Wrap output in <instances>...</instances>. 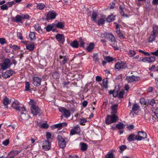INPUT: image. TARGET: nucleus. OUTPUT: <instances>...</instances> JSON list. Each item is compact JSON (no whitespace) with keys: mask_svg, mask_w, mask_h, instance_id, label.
<instances>
[{"mask_svg":"<svg viewBox=\"0 0 158 158\" xmlns=\"http://www.w3.org/2000/svg\"><path fill=\"white\" fill-rule=\"evenodd\" d=\"M153 31L148 39V42H149L154 41L155 38L158 36V26H155L153 27Z\"/></svg>","mask_w":158,"mask_h":158,"instance_id":"obj_1","label":"nucleus"},{"mask_svg":"<svg viewBox=\"0 0 158 158\" xmlns=\"http://www.w3.org/2000/svg\"><path fill=\"white\" fill-rule=\"evenodd\" d=\"M29 18V15L27 14L17 15L14 18V21L17 23H22V20L24 19H28Z\"/></svg>","mask_w":158,"mask_h":158,"instance_id":"obj_2","label":"nucleus"},{"mask_svg":"<svg viewBox=\"0 0 158 158\" xmlns=\"http://www.w3.org/2000/svg\"><path fill=\"white\" fill-rule=\"evenodd\" d=\"M117 117L115 114L108 115L106 118V122L107 124H110L116 121Z\"/></svg>","mask_w":158,"mask_h":158,"instance_id":"obj_3","label":"nucleus"},{"mask_svg":"<svg viewBox=\"0 0 158 158\" xmlns=\"http://www.w3.org/2000/svg\"><path fill=\"white\" fill-rule=\"evenodd\" d=\"M57 138L59 147L62 148H65L66 146V142L64 139L60 135H58Z\"/></svg>","mask_w":158,"mask_h":158,"instance_id":"obj_4","label":"nucleus"},{"mask_svg":"<svg viewBox=\"0 0 158 158\" xmlns=\"http://www.w3.org/2000/svg\"><path fill=\"white\" fill-rule=\"evenodd\" d=\"M2 77L5 78L10 77L14 73V71L12 70H3Z\"/></svg>","mask_w":158,"mask_h":158,"instance_id":"obj_5","label":"nucleus"},{"mask_svg":"<svg viewBox=\"0 0 158 158\" xmlns=\"http://www.w3.org/2000/svg\"><path fill=\"white\" fill-rule=\"evenodd\" d=\"M11 64L10 60L9 59H5L3 63L1 64L2 68V69H6L10 67Z\"/></svg>","mask_w":158,"mask_h":158,"instance_id":"obj_6","label":"nucleus"},{"mask_svg":"<svg viewBox=\"0 0 158 158\" xmlns=\"http://www.w3.org/2000/svg\"><path fill=\"white\" fill-rule=\"evenodd\" d=\"M147 137V134L143 131H140L138 132V135L135 136V139L141 140L142 139L146 138Z\"/></svg>","mask_w":158,"mask_h":158,"instance_id":"obj_7","label":"nucleus"},{"mask_svg":"<svg viewBox=\"0 0 158 158\" xmlns=\"http://www.w3.org/2000/svg\"><path fill=\"white\" fill-rule=\"evenodd\" d=\"M31 110L32 113L35 116L38 114L40 115L42 114L40 109L37 106L31 108Z\"/></svg>","mask_w":158,"mask_h":158,"instance_id":"obj_8","label":"nucleus"},{"mask_svg":"<svg viewBox=\"0 0 158 158\" xmlns=\"http://www.w3.org/2000/svg\"><path fill=\"white\" fill-rule=\"evenodd\" d=\"M101 37H103L104 36L105 38L109 40L111 42H115V39L114 37L111 34L109 33H105L101 35Z\"/></svg>","mask_w":158,"mask_h":158,"instance_id":"obj_9","label":"nucleus"},{"mask_svg":"<svg viewBox=\"0 0 158 158\" xmlns=\"http://www.w3.org/2000/svg\"><path fill=\"white\" fill-rule=\"evenodd\" d=\"M116 69H121L126 68V64L123 62L119 61L115 65Z\"/></svg>","mask_w":158,"mask_h":158,"instance_id":"obj_10","label":"nucleus"},{"mask_svg":"<svg viewBox=\"0 0 158 158\" xmlns=\"http://www.w3.org/2000/svg\"><path fill=\"white\" fill-rule=\"evenodd\" d=\"M56 16V12L53 11H49L47 14L46 19L50 20L55 19Z\"/></svg>","mask_w":158,"mask_h":158,"instance_id":"obj_11","label":"nucleus"},{"mask_svg":"<svg viewBox=\"0 0 158 158\" xmlns=\"http://www.w3.org/2000/svg\"><path fill=\"white\" fill-rule=\"evenodd\" d=\"M126 80L129 82H132L138 81L139 80V77L132 75L130 77H127Z\"/></svg>","mask_w":158,"mask_h":158,"instance_id":"obj_12","label":"nucleus"},{"mask_svg":"<svg viewBox=\"0 0 158 158\" xmlns=\"http://www.w3.org/2000/svg\"><path fill=\"white\" fill-rule=\"evenodd\" d=\"M42 147L45 150H48L51 147V143L48 141H45L43 142Z\"/></svg>","mask_w":158,"mask_h":158,"instance_id":"obj_13","label":"nucleus"},{"mask_svg":"<svg viewBox=\"0 0 158 158\" xmlns=\"http://www.w3.org/2000/svg\"><path fill=\"white\" fill-rule=\"evenodd\" d=\"M41 82V79L38 77H35L33 79V84L35 86H39Z\"/></svg>","mask_w":158,"mask_h":158,"instance_id":"obj_14","label":"nucleus"},{"mask_svg":"<svg viewBox=\"0 0 158 158\" xmlns=\"http://www.w3.org/2000/svg\"><path fill=\"white\" fill-rule=\"evenodd\" d=\"M144 62L146 63H152L155 60V58L154 56H151L150 57H144Z\"/></svg>","mask_w":158,"mask_h":158,"instance_id":"obj_15","label":"nucleus"},{"mask_svg":"<svg viewBox=\"0 0 158 158\" xmlns=\"http://www.w3.org/2000/svg\"><path fill=\"white\" fill-rule=\"evenodd\" d=\"M59 60L61 64H64L68 60L67 57L65 56H62L60 55L59 56Z\"/></svg>","mask_w":158,"mask_h":158,"instance_id":"obj_16","label":"nucleus"},{"mask_svg":"<svg viewBox=\"0 0 158 158\" xmlns=\"http://www.w3.org/2000/svg\"><path fill=\"white\" fill-rule=\"evenodd\" d=\"M56 38L58 41H61L64 42V37L63 34H58L56 35Z\"/></svg>","mask_w":158,"mask_h":158,"instance_id":"obj_17","label":"nucleus"},{"mask_svg":"<svg viewBox=\"0 0 158 158\" xmlns=\"http://www.w3.org/2000/svg\"><path fill=\"white\" fill-rule=\"evenodd\" d=\"M34 27L35 30L37 31L39 33L41 34L43 33L42 30L39 24H36L34 25Z\"/></svg>","mask_w":158,"mask_h":158,"instance_id":"obj_18","label":"nucleus"},{"mask_svg":"<svg viewBox=\"0 0 158 158\" xmlns=\"http://www.w3.org/2000/svg\"><path fill=\"white\" fill-rule=\"evenodd\" d=\"M94 46L95 45L94 43H90L87 48V50L89 52H91L94 49Z\"/></svg>","mask_w":158,"mask_h":158,"instance_id":"obj_19","label":"nucleus"},{"mask_svg":"<svg viewBox=\"0 0 158 158\" xmlns=\"http://www.w3.org/2000/svg\"><path fill=\"white\" fill-rule=\"evenodd\" d=\"M26 48L30 51L33 50L35 49V45L33 44H31L26 46Z\"/></svg>","mask_w":158,"mask_h":158,"instance_id":"obj_20","label":"nucleus"},{"mask_svg":"<svg viewBox=\"0 0 158 158\" xmlns=\"http://www.w3.org/2000/svg\"><path fill=\"white\" fill-rule=\"evenodd\" d=\"M81 147V149L83 151H84L86 150L87 148V145L86 143H82L80 144Z\"/></svg>","mask_w":158,"mask_h":158,"instance_id":"obj_21","label":"nucleus"},{"mask_svg":"<svg viewBox=\"0 0 158 158\" xmlns=\"http://www.w3.org/2000/svg\"><path fill=\"white\" fill-rule=\"evenodd\" d=\"M118 106V104H115L112 106L111 113L112 114H115L116 113Z\"/></svg>","mask_w":158,"mask_h":158,"instance_id":"obj_22","label":"nucleus"},{"mask_svg":"<svg viewBox=\"0 0 158 158\" xmlns=\"http://www.w3.org/2000/svg\"><path fill=\"white\" fill-rule=\"evenodd\" d=\"M135 139V136L133 134H131L127 138V140L129 142H131Z\"/></svg>","mask_w":158,"mask_h":158,"instance_id":"obj_23","label":"nucleus"},{"mask_svg":"<svg viewBox=\"0 0 158 158\" xmlns=\"http://www.w3.org/2000/svg\"><path fill=\"white\" fill-rule=\"evenodd\" d=\"M116 127L118 129L120 130L124 128L125 125L122 123H119L116 125Z\"/></svg>","mask_w":158,"mask_h":158,"instance_id":"obj_24","label":"nucleus"},{"mask_svg":"<svg viewBox=\"0 0 158 158\" xmlns=\"http://www.w3.org/2000/svg\"><path fill=\"white\" fill-rule=\"evenodd\" d=\"M21 117L22 120H25L27 119L28 115L27 113L21 112Z\"/></svg>","mask_w":158,"mask_h":158,"instance_id":"obj_25","label":"nucleus"},{"mask_svg":"<svg viewBox=\"0 0 158 158\" xmlns=\"http://www.w3.org/2000/svg\"><path fill=\"white\" fill-rule=\"evenodd\" d=\"M70 45L74 48H77L78 46V42L77 41L74 40L70 43Z\"/></svg>","mask_w":158,"mask_h":158,"instance_id":"obj_26","label":"nucleus"},{"mask_svg":"<svg viewBox=\"0 0 158 158\" xmlns=\"http://www.w3.org/2000/svg\"><path fill=\"white\" fill-rule=\"evenodd\" d=\"M98 54L97 53H94L92 56L93 60L95 62L98 61Z\"/></svg>","mask_w":158,"mask_h":158,"instance_id":"obj_27","label":"nucleus"},{"mask_svg":"<svg viewBox=\"0 0 158 158\" xmlns=\"http://www.w3.org/2000/svg\"><path fill=\"white\" fill-rule=\"evenodd\" d=\"M64 23L63 22H58L56 24V27L60 29L63 28L64 27Z\"/></svg>","mask_w":158,"mask_h":158,"instance_id":"obj_28","label":"nucleus"},{"mask_svg":"<svg viewBox=\"0 0 158 158\" xmlns=\"http://www.w3.org/2000/svg\"><path fill=\"white\" fill-rule=\"evenodd\" d=\"M16 110L17 111H20L21 113V112H23L24 113H27L26 110V108L24 107H21L19 106V107H17L16 108Z\"/></svg>","mask_w":158,"mask_h":158,"instance_id":"obj_29","label":"nucleus"},{"mask_svg":"<svg viewBox=\"0 0 158 158\" xmlns=\"http://www.w3.org/2000/svg\"><path fill=\"white\" fill-rule=\"evenodd\" d=\"M29 36L31 40L36 39L35 34L34 32H31L29 34Z\"/></svg>","mask_w":158,"mask_h":158,"instance_id":"obj_30","label":"nucleus"},{"mask_svg":"<svg viewBox=\"0 0 158 158\" xmlns=\"http://www.w3.org/2000/svg\"><path fill=\"white\" fill-rule=\"evenodd\" d=\"M114 16L112 15H110L107 18L106 21L107 22L110 23L114 19Z\"/></svg>","mask_w":158,"mask_h":158,"instance_id":"obj_31","label":"nucleus"},{"mask_svg":"<svg viewBox=\"0 0 158 158\" xmlns=\"http://www.w3.org/2000/svg\"><path fill=\"white\" fill-rule=\"evenodd\" d=\"M29 104L31 106V108H32L36 106V102L33 100H31L29 102Z\"/></svg>","mask_w":158,"mask_h":158,"instance_id":"obj_32","label":"nucleus"},{"mask_svg":"<svg viewBox=\"0 0 158 158\" xmlns=\"http://www.w3.org/2000/svg\"><path fill=\"white\" fill-rule=\"evenodd\" d=\"M139 108V105L137 103H135L132 106V110L133 111H135L138 110Z\"/></svg>","mask_w":158,"mask_h":158,"instance_id":"obj_33","label":"nucleus"},{"mask_svg":"<svg viewBox=\"0 0 158 158\" xmlns=\"http://www.w3.org/2000/svg\"><path fill=\"white\" fill-rule=\"evenodd\" d=\"M10 102V101L9 99L7 98H5L3 101V104L5 106H7L9 104Z\"/></svg>","mask_w":158,"mask_h":158,"instance_id":"obj_34","label":"nucleus"},{"mask_svg":"<svg viewBox=\"0 0 158 158\" xmlns=\"http://www.w3.org/2000/svg\"><path fill=\"white\" fill-rule=\"evenodd\" d=\"M58 109L60 112L63 114V115H64L66 111H67V110L63 107H59Z\"/></svg>","mask_w":158,"mask_h":158,"instance_id":"obj_35","label":"nucleus"},{"mask_svg":"<svg viewBox=\"0 0 158 158\" xmlns=\"http://www.w3.org/2000/svg\"><path fill=\"white\" fill-rule=\"evenodd\" d=\"M20 153L18 151H13L9 153V155H11L14 156L17 155Z\"/></svg>","mask_w":158,"mask_h":158,"instance_id":"obj_36","label":"nucleus"},{"mask_svg":"<svg viewBox=\"0 0 158 158\" xmlns=\"http://www.w3.org/2000/svg\"><path fill=\"white\" fill-rule=\"evenodd\" d=\"M10 48H12L14 50H18L20 49L19 46L16 45H13V46H12L11 44L10 45Z\"/></svg>","mask_w":158,"mask_h":158,"instance_id":"obj_37","label":"nucleus"},{"mask_svg":"<svg viewBox=\"0 0 158 158\" xmlns=\"http://www.w3.org/2000/svg\"><path fill=\"white\" fill-rule=\"evenodd\" d=\"M105 22V20L103 19H101L98 21V25H100L104 24Z\"/></svg>","mask_w":158,"mask_h":158,"instance_id":"obj_38","label":"nucleus"},{"mask_svg":"<svg viewBox=\"0 0 158 158\" xmlns=\"http://www.w3.org/2000/svg\"><path fill=\"white\" fill-rule=\"evenodd\" d=\"M44 6L45 5L44 4L40 3L38 4L37 8L40 10H42L44 8Z\"/></svg>","mask_w":158,"mask_h":158,"instance_id":"obj_39","label":"nucleus"},{"mask_svg":"<svg viewBox=\"0 0 158 158\" xmlns=\"http://www.w3.org/2000/svg\"><path fill=\"white\" fill-rule=\"evenodd\" d=\"M19 103L18 102H14L12 105V106L16 110V108L17 107H19Z\"/></svg>","mask_w":158,"mask_h":158,"instance_id":"obj_40","label":"nucleus"},{"mask_svg":"<svg viewBox=\"0 0 158 158\" xmlns=\"http://www.w3.org/2000/svg\"><path fill=\"white\" fill-rule=\"evenodd\" d=\"M15 1H12L10 2H8L6 4L8 8L12 6L13 5L15 4Z\"/></svg>","mask_w":158,"mask_h":158,"instance_id":"obj_41","label":"nucleus"},{"mask_svg":"<svg viewBox=\"0 0 158 158\" xmlns=\"http://www.w3.org/2000/svg\"><path fill=\"white\" fill-rule=\"evenodd\" d=\"M128 55L131 57L134 56L136 54V52L135 51L133 50H130L129 51L128 53Z\"/></svg>","mask_w":158,"mask_h":158,"instance_id":"obj_42","label":"nucleus"},{"mask_svg":"<svg viewBox=\"0 0 158 158\" xmlns=\"http://www.w3.org/2000/svg\"><path fill=\"white\" fill-rule=\"evenodd\" d=\"M30 88V84L28 82H25V91H29Z\"/></svg>","mask_w":158,"mask_h":158,"instance_id":"obj_43","label":"nucleus"},{"mask_svg":"<svg viewBox=\"0 0 158 158\" xmlns=\"http://www.w3.org/2000/svg\"><path fill=\"white\" fill-rule=\"evenodd\" d=\"M107 78H105L103 80V84L105 88H106L107 87Z\"/></svg>","mask_w":158,"mask_h":158,"instance_id":"obj_44","label":"nucleus"},{"mask_svg":"<svg viewBox=\"0 0 158 158\" xmlns=\"http://www.w3.org/2000/svg\"><path fill=\"white\" fill-rule=\"evenodd\" d=\"M97 16V14L96 12H93L92 13V16H91V19L92 20L94 21L96 19V17Z\"/></svg>","mask_w":158,"mask_h":158,"instance_id":"obj_45","label":"nucleus"},{"mask_svg":"<svg viewBox=\"0 0 158 158\" xmlns=\"http://www.w3.org/2000/svg\"><path fill=\"white\" fill-rule=\"evenodd\" d=\"M73 129L75 130L77 134H79L80 132V129L78 126H76Z\"/></svg>","mask_w":158,"mask_h":158,"instance_id":"obj_46","label":"nucleus"},{"mask_svg":"<svg viewBox=\"0 0 158 158\" xmlns=\"http://www.w3.org/2000/svg\"><path fill=\"white\" fill-rule=\"evenodd\" d=\"M108 62H110L112 61L113 59V58L109 56H106L104 58Z\"/></svg>","mask_w":158,"mask_h":158,"instance_id":"obj_47","label":"nucleus"},{"mask_svg":"<svg viewBox=\"0 0 158 158\" xmlns=\"http://www.w3.org/2000/svg\"><path fill=\"white\" fill-rule=\"evenodd\" d=\"M104 72H105L106 74H107V77L108 78H109L111 76V74L110 73V72L109 71H108L107 70H104Z\"/></svg>","mask_w":158,"mask_h":158,"instance_id":"obj_48","label":"nucleus"},{"mask_svg":"<svg viewBox=\"0 0 158 158\" xmlns=\"http://www.w3.org/2000/svg\"><path fill=\"white\" fill-rule=\"evenodd\" d=\"M53 27L51 25H48L45 28L46 29V31H51L52 28Z\"/></svg>","mask_w":158,"mask_h":158,"instance_id":"obj_49","label":"nucleus"},{"mask_svg":"<svg viewBox=\"0 0 158 158\" xmlns=\"http://www.w3.org/2000/svg\"><path fill=\"white\" fill-rule=\"evenodd\" d=\"M71 113L70 111L68 110H67L65 113L64 115V116L66 118H68L70 116Z\"/></svg>","mask_w":158,"mask_h":158,"instance_id":"obj_50","label":"nucleus"},{"mask_svg":"<svg viewBox=\"0 0 158 158\" xmlns=\"http://www.w3.org/2000/svg\"><path fill=\"white\" fill-rule=\"evenodd\" d=\"M140 102L141 104L144 105L146 104V102L144 98H141L140 100Z\"/></svg>","mask_w":158,"mask_h":158,"instance_id":"obj_51","label":"nucleus"},{"mask_svg":"<svg viewBox=\"0 0 158 158\" xmlns=\"http://www.w3.org/2000/svg\"><path fill=\"white\" fill-rule=\"evenodd\" d=\"M1 8L3 10H6L8 9V7L6 4L2 5L0 6Z\"/></svg>","mask_w":158,"mask_h":158,"instance_id":"obj_52","label":"nucleus"},{"mask_svg":"<svg viewBox=\"0 0 158 158\" xmlns=\"http://www.w3.org/2000/svg\"><path fill=\"white\" fill-rule=\"evenodd\" d=\"M0 43L2 44L3 45L6 44L5 39L3 38H0Z\"/></svg>","mask_w":158,"mask_h":158,"instance_id":"obj_53","label":"nucleus"},{"mask_svg":"<svg viewBox=\"0 0 158 158\" xmlns=\"http://www.w3.org/2000/svg\"><path fill=\"white\" fill-rule=\"evenodd\" d=\"M119 9H120V12L121 15L123 16L127 17V15L124 14V13L123 10V8L121 6H120Z\"/></svg>","mask_w":158,"mask_h":158,"instance_id":"obj_54","label":"nucleus"},{"mask_svg":"<svg viewBox=\"0 0 158 158\" xmlns=\"http://www.w3.org/2000/svg\"><path fill=\"white\" fill-rule=\"evenodd\" d=\"M9 143V139H7L5 140L2 142V144L5 146L7 145Z\"/></svg>","mask_w":158,"mask_h":158,"instance_id":"obj_55","label":"nucleus"},{"mask_svg":"<svg viewBox=\"0 0 158 158\" xmlns=\"http://www.w3.org/2000/svg\"><path fill=\"white\" fill-rule=\"evenodd\" d=\"M80 124L81 125H84V123L86 122V120L85 118L80 119Z\"/></svg>","mask_w":158,"mask_h":158,"instance_id":"obj_56","label":"nucleus"},{"mask_svg":"<svg viewBox=\"0 0 158 158\" xmlns=\"http://www.w3.org/2000/svg\"><path fill=\"white\" fill-rule=\"evenodd\" d=\"M41 126L42 128L45 129L48 128V125L47 123H43Z\"/></svg>","mask_w":158,"mask_h":158,"instance_id":"obj_57","label":"nucleus"},{"mask_svg":"<svg viewBox=\"0 0 158 158\" xmlns=\"http://www.w3.org/2000/svg\"><path fill=\"white\" fill-rule=\"evenodd\" d=\"M151 54L156 56H158V49L155 52H151Z\"/></svg>","mask_w":158,"mask_h":158,"instance_id":"obj_58","label":"nucleus"},{"mask_svg":"<svg viewBox=\"0 0 158 158\" xmlns=\"http://www.w3.org/2000/svg\"><path fill=\"white\" fill-rule=\"evenodd\" d=\"M123 93H124L123 91H120L119 93V94H118V98H123Z\"/></svg>","mask_w":158,"mask_h":158,"instance_id":"obj_59","label":"nucleus"},{"mask_svg":"<svg viewBox=\"0 0 158 158\" xmlns=\"http://www.w3.org/2000/svg\"><path fill=\"white\" fill-rule=\"evenodd\" d=\"M46 135L47 139H50L52 136L51 133L48 132H47Z\"/></svg>","mask_w":158,"mask_h":158,"instance_id":"obj_60","label":"nucleus"},{"mask_svg":"<svg viewBox=\"0 0 158 158\" xmlns=\"http://www.w3.org/2000/svg\"><path fill=\"white\" fill-rule=\"evenodd\" d=\"M106 158H113V154L112 153H110L106 157Z\"/></svg>","mask_w":158,"mask_h":158,"instance_id":"obj_61","label":"nucleus"},{"mask_svg":"<svg viewBox=\"0 0 158 158\" xmlns=\"http://www.w3.org/2000/svg\"><path fill=\"white\" fill-rule=\"evenodd\" d=\"M150 104L152 106H154L155 104V100L153 99H152L150 102Z\"/></svg>","mask_w":158,"mask_h":158,"instance_id":"obj_62","label":"nucleus"},{"mask_svg":"<svg viewBox=\"0 0 158 158\" xmlns=\"http://www.w3.org/2000/svg\"><path fill=\"white\" fill-rule=\"evenodd\" d=\"M120 149L121 151H123L127 148V147L125 145H123L120 147Z\"/></svg>","mask_w":158,"mask_h":158,"instance_id":"obj_63","label":"nucleus"},{"mask_svg":"<svg viewBox=\"0 0 158 158\" xmlns=\"http://www.w3.org/2000/svg\"><path fill=\"white\" fill-rule=\"evenodd\" d=\"M117 33L119 35V36L122 38H123V35L121 34L120 33V31L119 30H118L116 31Z\"/></svg>","mask_w":158,"mask_h":158,"instance_id":"obj_64","label":"nucleus"}]
</instances>
